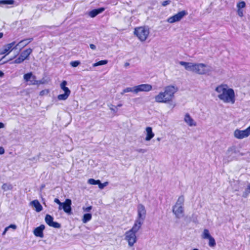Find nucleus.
<instances>
[{
    "instance_id": "nucleus-1",
    "label": "nucleus",
    "mask_w": 250,
    "mask_h": 250,
    "mask_svg": "<svg viewBox=\"0 0 250 250\" xmlns=\"http://www.w3.org/2000/svg\"><path fill=\"white\" fill-rule=\"evenodd\" d=\"M177 88L170 85L165 87L163 92H160L155 96V101L158 103L172 104Z\"/></svg>"
},
{
    "instance_id": "nucleus-2",
    "label": "nucleus",
    "mask_w": 250,
    "mask_h": 250,
    "mask_svg": "<svg viewBox=\"0 0 250 250\" xmlns=\"http://www.w3.org/2000/svg\"><path fill=\"white\" fill-rule=\"evenodd\" d=\"M226 84H221L217 86L216 91L219 93L218 98L220 100L226 103L233 104L235 101V93L232 88H227Z\"/></svg>"
},
{
    "instance_id": "nucleus-3",
    "label": "nucleus",
    "mask_w": 250,
    "mask_h": 250,
    "mask_svg": "<svg viewBox=\"0 0 250 250\" xmlns=\"http://www.w3.org/2000/svg\"><path fill=\"white\" fill-rule=\"evenodd\" d=\"M184 197L181 195L179 197L176 204L173 207L172 211L176 218L179 219L184 216L183 205Z\"/></svg>"
},
{
    "instance_id": "nucleus-4",
    "label": "nucleus",
    "mask_w": 250,
    "mask_h": 250,
    "mask_svg": "<svg viewBox=\"0 0 250 250\" xmlns=\"http://www.w3.org/2000/svg\"><path fill=\"white\" fill-rule=\"evenodd\" d=\"M133 34L140 41L144 42L148 38L149 34V30L146 26H139L134 28Z\"/></svg>"
},
{
    "instance_id": "nucleus-5",
    "label": "nucleus",
    "mask_w": 250,
    "mask_h": 250,
    "mask_svg": "<svg viewBox=\"0 0 250 250\" xmlns=\"http://www.w3.org/2000/svg\"><path fill=\"white\" fill-rule=\"evenodd\" d=\"M32 52L33 49L31 48L23 50L21 52L20 56L14 61L13 63L20 64L23 62L25 60H28L29 56Z\"/></svg>"
},
{
    "instance_id": "nucleus-6",
    "label": "nucleus",
    "mask_w": 250,
    "mask_h": 250,
    "mask_svg": "<svg viewBox=\"0 0 250 250\" xmlns=\"http://www.w3.org/2000/svg\"><path fill=\"white\" fill-rule=\"evenodd\" d=\"M23 79L29 85H39L42 83L41 81L37 80L36 76L33 75L32 72L25 74L23 75Z\"/></svg>"
},
{
    "instance_id": "nucleus-7",
    "label": "nucleus",
    "mask_w": 250,
    "mask_h": 250,
    "mask_svg": "<svg viewBox=\"0 0 250 250\" xmlns=\"http://www.w3.org/2000/svg\"><path fill=\"white\" fill-rule=\"evenodd\" d=\"M67 82L63 81L60 85L61 88L64 91V93L60 94L58 96V99L59 100H66L70 94L71 91L70 89L66 86L67 85Z\"/></svg>"
},
{
    "instance_id": "nucleus-8",
    "label": "nucleus",
    "mask_w": 250,
    "mask_h": 250,
    "mask_svg": "<svg viewBox=\"0 0 250 250\" xmlns=\"http://www.w3.org/2000/svg\"><path fill=\"white\" fill-rule=\"evenodd\" d=\"M125 239L127 241L128 246L130 247H133L134 244L137 242V239L136 234L130 230L127 231L125 233Z\"/></svg>"
},
{
    "instance_id": "nucleus-9",
    "label": "nucleus",
    "mask_w": 250,
    "mask_h": 250,
    "mask_svg": "<svg viewBox=\"0 0 250 250\" xmlns=\"http://www.w3.org/2000/svg\"><path fill=\"white\" fill-rule=\"evenodd\" d=\"M250 135V125L246 129L241 130L236 129L234 132V137L238 139H242Z\"/></svg>"
},
{
    "instance_id": "nucleus-10",
    "label": "nucleus",
    "mask_w": 250,
    "mask_h": 250,
    "mask_svg": "<svg viewBox=\"0 0 250 250\" xmlns=\"http://www.w3.org/2000/svg\"><path fill=\"white\" fill-rule=\"evenodd\" d=\"M188 13L185 10L179 12L178 13L170 17L167 19L169 23H172L180 21L185 16L187 15Z\"/></svg>"
},
{
    "instance_id": "nucleus-11",
    "label": "nucleus",
    "mask_w": 250,
    "mask_h": 250,
    "mask_svg": "<svg viewBox=\"0 0 250 250\" xmlns=\"http://www.w3.org/2000/svg\"><path fill=\"white\" fill-rule=\"evenodd\" d=\"M152 86L149 84H142L133 87V92L137 93L139 92H148L151 90Z\"/></svg>"
},
{
    "instance_id": "nucleus-12",
    "label": "nucleus",
    "mask_w": 250,
    "mask_h": 250,
    "mask_svg": "<svg viewBox=\"0 0 250 250\" xmlns=\"http://www.w3.org/2000/svg\"><path fill=\"white\" fill-rule=\"evenodd\" d=\"M17 46L18 44H16V42L15 41L8 43L3 46L1 54H5V56H6L12 52L13 50L16 49Z\"/></svg>"
},
{
    "instance_id": "nucleus-13",
    "label": "nucleus",
    "mask_w": 250,
    "mask_h": 250,
    "mask_svg": "<svg viewBox=\"0 0 250 250\" xmlns=\"http://www.w3.org/2000/svg\"><path fill=\"white\" fill-rule=\"evenodd\" d=\"M206 67V65L204 63H194L192 71L198 74L203 75L207 72Z\"/></svg>"
},
{
    "instance_id": "nucleus-14",
    "label": "nucleus",
    "mask_w": 250,
    "mask_h": 250,
    "mask_svg": "<svg viewBox=\"0 0 250 250\" xmlns=\"http://www.w3.org/2000/svg\"><path fill=\"white\" fill-rule=\"evenodd\" d=\"M71 201L69 199H66L64 203H62V207L64 211L68 214L71 213Z\"/></svg>"
},
{
    "instance_id": "nucleus-15",
    "label": "nucleus",
    "mask_w": 250,
    "mask_h": 250,
    "mask_svg": "<svg viewBox=\"0 0 250 250\" xmlns=\"http://www.w3.org/2000/svg\"><path fill=\"white\" fill-rule=\"evenodd\" d=\"M44 229V225H41L39 227L36 228L34 229L33 234L35 236L42 238L44 237L43 231Z\"/></svg>"
},
{
    "instance_id": "nucleus-16",
    "label": "nucleus",
    "mask_w": 250,
    "mask_h": 250,
    "mask_svg": "<svg viewBox=\"0 0 250 250\" xmlns=\"http://www.w3.org/2000/svg\"><path fill=\"white\" fill-rule=\"evenodd\" d=\"M146 215V210L144 206L139 205L138 206V219H144Z\"/></svg>"
},
{
    "instance_id": "nucleus-17",
    "label": "nucleus",
    "mask_w": 250,
    "mask_h": 250,
    "mask_svg": "<svg viewBox=\"0 0 250 250\" xmlns=\"http://www.w3.org/2000/svg\"><path fill=\"white\" fill-rule=\"evenodd\" d=\"M142 224L143 222L140 220H137L135 221L132 228L129 230L136 234L141 228Z\"/></svg>"
},
{
    "instance_id": "nucleus-18",
    "label": "nucleus",
    "mask_w": 250,
    "mask_h": 250,
    "mask_svg": "<svg viewBox=\"0 0 250 250\" xmlns=\"http://www.w3.org/2000/svg\"><path fill=\"white\" fill-rule=\"evenodd\" d=\"M33 40V38L24 39L20 41L18 43H16V44H18V46L20 45L21 48H23L32 42Z\"/></svg>"
},
{
    "instance_id": "nucleus-19",
    "label": "nucleus",
    "mask_w": 250,
    "mask_h": 250,
    "mask_svg": "<svg viewBox=\"0 0 250 250\" xmlns=\"http://www.w3.org/2000/svg\"><path fill=\"white\" fill-rule=\"evenodd\" d=\"M184 120L185 122L190 126H195L196 124L192 119V118L190 117L189 114L187 113L185 115Z\"/></svg>"
},
{
    "instance_id": "nucleus-20",
    "label": "nucleus",
    "mask_w": 250,
    "mask_h": 250,
    "mask_svg": "<svg viewBox=\"0 0 250 250\" xmlns=\"http://www.w3.org/2000/svg\"><path fill=\"white\" fill-rule=\"evenodd\" d=\"M104 10L105 8L104 7H101L98 9H95L90 11L89 15L91 17L94 18L99 14L102 13L103 11H104Z\"/></svg>"
},
{
    "instance_id": "nucleus-21",
    "label": "nucleus",
    "mask_w": 250,
    "mask_h": 250,
    "mask_svg": "<svg viewBox=\"0 0 250 250\" xmlns=\"http://www.w3.org/2000/svg\"><path fill=\"white\" fill-rule=\"evenodd\" d=\"M146 137L145 140L146 141H149L154 136V134L152 132V129L151 127L148 126L146 128Z\"/></svg>"
},
{
    "instance_id": "nucleus-22",
    "label": "nucleus",
    "mask_w": 250,
    "mask_h": 250,
    "mask_svg": "<svg viewBox=\"0 0 250 250\" xmlns=\"http://www.w3.org/2000/svg\"><path fill=\"white\" fill-rule=\"evenodd\" d=\"M31 204L35 208L37 212H40L42 209V207L38 200L32 201Z\"/></svg>"
},
{
    "instance_id": "nucleus-23",
    "label": "nucleus",
    "mask_w": 250,
    "mask_h": 250,
    "mask_svg": "<svg viewBox=\"0 0 250 250\" xmlns=\"http://www.w3.org/2000/svg\"><path fill=\"white\" fill-rule=\"evenodd\" d=\"M179 64L184 66L186 70L192 71L194 63L181 61Z\"/></svg>"
},
{
    "instance_id": "nucleus-24",
    "label": "nucleus",
    "mask_w": 250,
    "mask_h": 250,
    "mask_svg": "<svg viewBox=\"0 0 250 250\" xmlns=\"http://www.w3.org/2000/svg\"><path fill=\"white\" fill-rule=\"evenodd\" d=\"M45 221L49 226L54 228L59 229L61 227L60 224L58 222L53 221V220H45Z\"/></svg>"
},
{
    "instance_id": "nucleus-25",
    "label": "nucleus",
    "mask_w": 250,
    "mask_h": 250,
    "mask_svg": "<svg viewBox=\"0 0 250 250\" xmlns=\"http://www.w3.org/2000/svg\"><path fill=\"white\" fill-rule=\"evenodd\" d=\"M211 236L210 235L209 230L208 229H204L202 235L201 237L204 239H208Z\"/></svg>"
},
{
    "instance_id": "nucleus-26",
    "label": "nucleus",
    "mask_w": 250,
    "mask_h": 250,
    "mask_svg": "<svg viewBox=\"0 0 250 250\" xmlns=\"http://www.w3.org/2000/svg\"><path fill=\"white\" fill-rule=\"evenodd\" d=\"M1 188L4 191L11 190L13 188V186L10 184L4 183L2 185Z\"/></svg>"
},
{
    "instance_id": "nucleus-27",
    "label": "nucleus",
    "mask_w": 250,
    "mask_h": 250,
    "mask_svg": "<svg viewBox=\"0 0 250 250\" xmlns=\"http://www.w3.org/2000/svg\"><path fill=\"white\" fill-rule=\"evenodd\" d=\"M208 239L209 240L208 245L209 247H214L216 246V242L214 238L211 236Z\"/></svg>"
},
{
    "instance_id": "nucleus-28",
    "label": "nucleus",
    "mask_w": 250,
    "mask_h": 250,
    "mask_svg": "<svg viewBox=\"0 0 250 250\" xmlns=\"http://www.w3.org/2000/svg\"><path fill=\"white\" fill-rule=\"evenodd\" d=\"M14 0H0V4H13Z\"/></svg>"
},
{
    "instance_id": "nucleus-29",
    "label": "nucleus",
    "mask_w": 250,
    "mask_h": 250,
    "mask_svg": "<svg viewBox=\"0 0 250 250\" xmlns=\"http://www.w3.org/2000/svg\"><path fill=\"white\" fill-rule=\"evenodd\" d=\"M108 61L107 60H101L93 64V66H97L107 64Z\"/></svg>"
},
{
    "instance_id": "nucleus-30",
    "label": "nucleus",
    "mask_w": 250,
    "mask_h": 250,
    "mask_svg": "<svg viewBox=\"0 0 250 250\" xmlns=\"http://www.w3.org/2000/svg\"><path fill=\"white\" fill-rule=\"evenodd\" d=\"M99 183V180H96L94 179L90 178L88 180V183L92 185H98Z\"/></svg>"
},
{
    "instance_id": "nucleus-31",
    "label": "nucleus",
    "mask_w": 250,
    "mask_h": 250,
    "mask_svg": "<svg viewBox=\"0 0 250 250\" xmlns=\"http://www.w3.org/2000/svg\"><path fill=\"white\" fill-rule=\"evenodd\" d=\"M245 6L246 3L244 1H240L237 4V7L238 9H241L245 7Z\"/></svg>"
},
{
    "instance_id": "nucleus-32",
    "label": "nucleus",
    "mask_w": 250,
    "mask_h": 250,
    "mask_svg": "<svg viewBox=\"0 0 250 250\" xmlns=\"http://www.w3.org/2000/svg\"><path fill=\"white\" fill-rule=\"evenodd\" d=\"M80 64V62L79 61H75L70 62V65L73 67H76Z\"/></svg>"
},
{
    "instance_id": "nucleus-33",
    "label": "nucleus",
    "mask_w": 250,
    "mask_h": 250,
    "mask_svg": "<svg viewBox=\"0 0 250 250\" xmlns=\"http://www.w3.org/2000/svg\"><path fill=\"white\" fill-rule=\"evenodd\" d=\"M107 183H102L99 180V183L98 184L99 188L103 189L106 185Z\"/></svg>"
},
{
    "instance_id": "nucleus-34",
    "label": "nucleus",
    "mask_w": 250,
    "mask_h": 250,
    "mask_svg": "<svg viewBox=\"0 0 250 250\" xmlns=\"http://www.w3.org/2000/svg\"><path fill=\"white\" fill-rule=\"evenodd\" d=\"M133 92V89H132L131 87H127L123 90V93H127L129 92Z\"/></svg>"
},
{
    "instance_id": "nucleus-35",
    "label": "nucleus",
    "mask_w": 250,
    "mask_h": 250,
    "mask_svg": "<svg viewBox=\"0 0 250 250\" xmlns=\"http://www.w3.org/2000/svg\"><path fill=\"white\" fill-rule=\"evenodd\" d=\"M92 217V215L90 213H86L84 214L83 216V219H91Z\"/></svg>"
},
{
    "instance_id": "nucleus-36",
    "label": "nucleus",
    "mask_w": 250,
    "mask_h": 250,
    "mask_svg": "<svg viewBox=\"0 0 250 250\" xmlns=\"http://www.w3.org/2000/svg\"><path fill=\"white\" fill-rule=\"evenodd\" d=\"M54 202L59 205V207L61 208L62 203L61 202V201L58 198H55L54 199Z\"/></svg>"
},
{
    "instance_id": "nucleus-37",
    "label": "nucleus",
    "mask_w": 250,
    "mask_h": 250,
    "mask_svg": "<svg viewBox=\"0 0 250 250\" xmlns=\"http://www.w3.org/2000/svg\"><path fill=\"white\" fill-rule=\"evenodd\" d=\"M237 14L240 17H242L243 16V12L241 9H237Z\"/></svg>"
},
{
    "instance_id": "nucleus-38",
    "label": "nucleus",
    "mask_w": 250,
    "mask_h": 250,
    "mask_svg": "<svg viewBox=\"0 0 250 250\" xmlns=\"http://www.w3.org/2000/svg\"><path fill=\"white\" fill-rule=\"evenodd\" d=\"M170 1L169 0H165L162 2V5L163 6H165L169 4L170 3Z\"/></svg>"
},
{
    "instance_id": "nucleus-39",
    "label": "nucleus",
    "mask_w": 250,
    "mask_h": 250,
    "mask_svg": "<svg viewBox=\"0 0 250 250\" xmlns=\"http://www.w3.org/2000/svg\"><path fill=\"white\" fill-rule=\"evenodd\" d=\"M7 228H8V229L10 228H12L14 229H15L17 228V226L15 225H10V226L7 227Z\"/></svg>"
},
{
    "instance_id": "nucleus-40",
    "label": "nucleus",
    "mask_w": 250,
    "mask_h": 250,
    "mask_svg": "<svg viewBox=\"0 0 250 250\" xmlns=\"http://www.w3.org/2000/svg\"><path fill=\"white\" fill-rule=\"evenodd\" d=\"M4 148L0 146V154L2 155V154H4Z\"/></svg>"
},
{
    "instance_id": "nucleus-41",
    "label": "nucleus",
    "mask_w": 250,
    "mask_h": 250,
    "mask_svg": "<svg viewBox=\"0 0 250 250\" xmlns=\"http://www.w3.org/2000/svg\"><path fill=\"white\" fill-rule=\"evenodd\" d=\"M90 47L93 50H95L96 49V46L93 44H90Z\"/></svg>"
},
{
    "instance_id": "nucleus-42",
    "label": "nucleus",
    "mask_w": 250,
    "mask_h": 250,
    "mask_svg": "<svg viewBox=\"0 0 250 250\" xmlns=\"http://www.w3.org/2000/svg\"><path fill=\"white\" fill-rule=\"evenodd\" d=\"M8 230V228L6 227L5 228L3 232H2V235H5V234L6 233V232H7V231Z\"/></svg>"
},
{
    "instance_id": "nucleus-43",
    "label": "nucleus",
    "mask_w": 250,
    "mask_h": 250,
    "mask_svg": "<svg viewBox=\"0 0 250 250\" xmlns=\"http://www.w3.org/2000/svg\"><path fill=\"white\" fill-rule=\"evenodd\" d=\"M45 219H53V218L51 215L47 214L45 217Z\"/></svg>"
},
{
    "instance_id": "nucleus-44",
    "label": "nucleus",
    "mask_w": 250,
    "mask_h": 250,
    "mask_svg": "<svg viewBox=\"0 0 250 250\" xmlns=\"http://www.w3.org/2000/svg\"><path fill=\"white\" fill-rule=\"evenodd\" d=\"M91 206L85 208V210L86 211H89L91 209Z\"/></svg>"
},
{
    "instance_id": "nucleus-45",
    "label": "nucleus",
    "mask_w": 250,
    "mask_h": 250,
    "mask_svg": "<svg viewBox=\"0 0 250 250\" xmlns=\"http://www.w3.org/2000/svg\"><path fill=\"white\" fill-rule=\"evenodd\" d=\"M4 76V73L3 72L0 70V77H3Z\"/></svg>"
},
{
    "instance_id": "nucleus-46",
    "label": "nucleus",
    "mask_w": 250,
    "mask_h": 250,
    "mask_svg": "<svg viewBox=\"0 0 250 250\" xmlns=\"http://www.w3.org/2000/svg\"><path fill=\"white\" fill-rule=\"evenodd\" d=\"M138 151L139 152H143V153H144V152H145L146 151V150L140 149L138 150Z\"/></svg>"
},
{
    "instance_id": "nucleus-47",
    "label": "nucleus",
    "mask_w": 250,
    "mask_h": 250,
    "mask_svg": "<svg viewBox=\"0 0 250 250\" xmlns=\"http://www.w3.org/2000/svg\"><path fill=\"white\" fill-rule=\"evenodd\" d=\"M4 127V124L0 122V128Z\"/></svg>"
},
{
    "instance_id": "nucleus-48",
    "label": "nucleus",
    "mask_w": 250,
    "mask_h": 250,
    "mask_svg": "<svg viewBox=\"0 0 250 250\" xmlns=\"http://www.w3.org/2000/svg\"><path fill=\"white\" fill-rule=\"evenodd\" d=\"M44 94V90H42L40 92V95L42 96L43 95V94Z\"/></svg>"
},
{
    "instance_id": "nucleus-49",
    "label": "nucleus",
    "mask_w": 250,
    "mask_h": 250,
    "mask_svg": "<svg viewBox=\"0 0 250 250\" xmlns=\"http://www.w3.org/2000/svg\"><path fill=\"white\" fill-rule=\"evenodd\" d=\"M124 65L125 67H127L129 65V63L128 62H125Z\"/></svg>"
},
{
    "instance_id": "nucleus-50",
    "label": "nucleus",
    "mask_w": 250,
    "mask_h": 250,
    "mask_svg": "<svg viewBox=\"0 0 250 250\" xmlns=\"http://www.w3.org/2000/svg\"><path fill=\"white\" fill-rule=\"evenodd\" d=\"M3 36V34L2 32H0V39H1Z\"/></svg>"
},
{
    "instance_id": "nucleus-51",
    "label": "nucleus",
    "mask_w": 250,
    "mask_h": 250,
    "mask_svg": "<svg viewBox=\"0 0 250 250\" xmlns=\"http://www.w3.org/2000/svg\"><path fill=\"white\" fill-rule=\"evenodd\" d=\"M122 106V104H119L117 105V106H114L115 108H117V107H121Z\"/></svg>"
},
{
    "instance_id": "nucleus-52",
    "label": "nucleus",
    "mask_w": 250,
    "mask_h": 250,
    "mask_svg": "<svg viewBox=\"0 0 250 250\" xmlns=\"http://www.w3.org/2000/svg\"><path fill=\"white\" fill-rule=\"evenodd\" d=\"M83 221V223L84 224H85L88 221H89V220H82Z\"/></svg>"
},
{
    "instance_id": "nucleus-53",
    "label": "nucleus",
    "mask_w": 250,
    "mask_h": 250,
    "mask_svg": "<svg viewBox=\"0 0 250 250\" xmlns=\"http://www.w3.org/2000/svg\"><path fill=\"white\" fill-rule=\"evenodd\" d=\"M248 189L249 190V191H250V184H249L248 186Z\"/></svg>"
},
{
    "instance_id": "nucleus-54",
    "label": "nucleus",
    "mask_w": 250,
    "mask_h": 250,
    "mask_svg": "<svg viewBox=\"0 0 250 250\" xmlns=\"http://www.w3.org/2000/svg\"><path fill=\"white\" fill-rule=\"evenodd\" d=\"M193 250H199L197 249H194Z\"/></svg>"
}]
</instances>
